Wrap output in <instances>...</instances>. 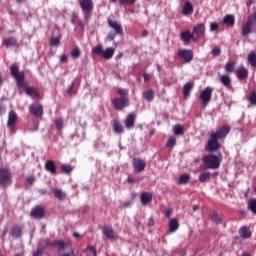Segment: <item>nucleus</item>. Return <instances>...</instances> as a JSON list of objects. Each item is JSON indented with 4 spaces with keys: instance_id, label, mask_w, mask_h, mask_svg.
Returning a JSON list of instances; mask_svg holds the SVG:
<instances>
[{
    "instance_id": "b1692460",
    "label": "nucleus",
    "mask_w": 256,
    "mask_h": 256,
    "mask_svg": "<svg viewBox=\"0 0 256 256\" xmlns=\"http://www.w3.org/2000/svg\"><path fill=\"white\" fill-rule=\"evenodd\" d=\"M219 81L223 85V87H226V89H232V86H231V75H229V74H222L219 77Z\"/></svg>"
},
{
    "instance_id": "a878e982",
    "label": "nucleus",
    "mask_w": 256,
    "mask_h": 256,
    "mask_svg": "<svg viewBox=\"0 0 256 256\" xmlns=\"http://www.w3.org/2000/svg\"><path fill=\"white\" fill-rule=\"evenodd\" d=\"M10 73L14 79H19L20 77L25 76L24 72L19 71V66L16 64H13L10 66Z\"/></svg>"
},
{
    "instance_id": "3c124183",
    "label": "nucleus",
    "mask_w": 256,
    "mask_h": 256,
    "mask_svg": "<svg viewBox=\"0 0 256 256\" xmlns=\"http://www.w3.org/2000/svg\"><path fill=\"white\" fill-rule=\"evenodd\" d=\"M59 43H61V38L59 37H53L50 39V45H52V47H57Z\"/></svg>"
},
{
    "instance_id": "79ce46f5",
    "label": "nucleus",
    "mask_w": 256,
    "mask_h": 256,
    "mask_svg": "<svg viewBox=\"0 0 256 256\" xmlns=\"http://www.w3.org/2000/svg\"><path fill=\"white\" fill-rule=\"evenodd\" d=\"M191 179L190 174H184L179 177V184L180 185H187L189 183V180Z\"/></svg>"
},
{
    "instance_id": "ea45409f",
    "label": "nucleus",
    "mask_w": 256,
    "mask_h": 256,
    "mask_svg": "<svg viewBox=\"0 0 256 256\" xmlns=\"http://www.w3.org/2000/svg\"><path fill=\"white\" fill-rule=\"evenodd\" d=\"M62 173H65L66 175H69L70 173H73V166L71 164H63L60 167Z\"/></svg>"
},
{
    "instance_id": "cd10ccee",
    "label": "nucleus",
    "mask_w": 256,
    "mask_h": 256,
    "mask_svg": "<svg viewBox=\"0 0 256 256\" xmlns=\"http://www.w3.org/2000/svg\"><path fill=\"white\" fill-rule=\"evenodd\" d=\"M140 199H141L142 205H149V203L153 201V194L149 192H143L141 194Z\"/></svg>"
},
{
    "instance_id": "412c9836",
    "label": "nucleus",
    "mask_w": 256,
    "mask_h": 256,
    "mask_svg": "<svg viewBox=\"0 0 256 256\" xmlns=\"http://www.w3.org/2000/svg\"><path fill=\"white\" fill-rule=\"evenodd\" d=\"M112 129L116 135H121V133H124L125 128L123 127V124L119 119L112 120Z\"/></svg>"
},
{
    "instance_id": "a18cd8bd",
    "label": "nucleus",
    "mask_w": 256,
    "mask_h": 256,
    "mask_svg": "<svg viewBox=\"0 0 256 256\" xmlns=\"http://www.w3.org/2000/svg\"><path fill=\"white\" fill-rule=\"evenodd\" d=\"M16 83H17V87L18 89H25V76H20V78H16Z\"/></svg>"
},
{
    "instance_id": "9d476101",
    "label": "nucleus",
    "mask_w": 256,
    "mask_h": 256,
    "mask_svg": "<svg viewBox=\"0 0 256 256\" xmlns=\"http://www.w3.org/2000/svg\"><path fill=\"white\" fill-rule=\"evenodd\" d=\"M80 7L84 12V19L87 21L93 11V0H79Z\"/></svg>"
},
{
    "instance_id": "f03ea898",
    "label": "nucleus",
    "mask_w": 256,
    "mask_h": 256,
    "mask_svg": "<svg viewBox=\"0 0 256 256\" xmlns=\"http://www.w3.org/2000/svg\"><path fill=\"white\" fill-rule=\"evenodd\" d=\"M256 27V10L250 14L241 27V36L249 37Z\"/></svg>"
},
{
    "instance_id": "37998d69",
    "label": "nucleus",
    "mask_w": 256,
    "mask_h": 256,
    "mask_svg": "<svg viewBox=\"0 0 256 256\" xmlns=\"http://www.w3.org/2000/svg\"><path fill=\"white\" fill-rule=\"evenodd\" d=\"M211 219L212 221H214V223H216L217 225H221V223H223V219H221V216H219V213H217L216 211H214L211 215Z\"/></svg>"
},
{
    "instance_id": "774afa93",
    "label": "nucleus",
    "mask_w": 256,
    "mask_h": 256,
    "mask_svg": "<svg viewBox=\"0 0 256 256\" xmlns=\"http://www.w3.org/2000/svg\"><path fill=\"white\" fill-rule=\"evenodd\" d=\"M33 256H42L41 250H36V252L33 254Z\"/></svg>"
},
{
    "instance_id": "72a5a7b5",
    "label": "nucleus",
    "mask_w": 256,
    "mask_h": 256,
    "mask_svg": "<svg viewBox=\"0 0 256 256\" xmlns=\"http://www.w3.org/2000/svg\"><path fill=\"white\" fill-rule=\"evenodd\" d=\"M63 95L64 97H73V95H77V92L75 91V82L71 83L68 89L64 91Z\"/></svg>"
},
{
    "instance_id": "f704fd0d",
    "label": "nucleus",
    "mask_w": 256,
    "mask_h": 256,
    "mask_svg": "<svg viewBox=\"0 0 256 256\" xmlns=\"http://www.w3.org/2000/svg\"><path fill=\"white\" fill-rule=\"evenodd\" d=\"M53 194H54V197L58 199V201H63L65 197H67V194H65V192H63V190L59 188H55L53 190Z\"/></svg>"
},
{
    "instance_id": "aec40b11",
    "label": "nucleus",
    "mask_w": 256,
    "mask_h": 256,
    "mask_svg": "<svg viewBox=\"0 0 256 256\" xmlns=\"http://www.w3.org/2000/svg\"><path fill=\"white\" fill-rule=\"evenodd\" d=\"M193 11H195V8L193 7V3L187 0L182 6V14L185 15V17H189V15H193Z\"/></svg>"
},
{
    "instance_id": "2eb2a0df",
    "label": "nucleus",
    "mask_w": 256,
    "mask_h": 256,
    "mask_svg": "<svg viewBox=\"0 0 256 256\" xmlns=\"http://www.w3.org/2000/svg\"><path fill=\"white\" fill-rule=\"evenodd\" d=\"M133 167L135 171H138V173H143V171H145V168L147 167V163H145V161L141 158H134Z\"/></svg>"
},
{
    "instance_id": "f8f14e48",
    "label": "nucleus",
    "mask_w": 256,
    "mask_h": 256,
    "mask_svg": "<svg viewBox=\"0 0 256 256\" xmlns=\"http://www.w3.org/2000/svg\"><path fill=\"white\" fill-rule=\"evenodd\" d=\"M102 233L107 239H110L111 241H116V239H119V235L115 233V230H113L111 225H105L102 229Z\"/></svg>"
},
{
    "instance_id": "0eeeda50",
    "label": "nucleus",
    "mask_w": 256,
    "mask_h": 256,
    "mask_svg": "<svg viewBox=\"0 0 256 256\" xmlns=\"http://www.w3.org/2000/svg\"><path fill=\"white\" fill-rule=\"evenodd\" d=\"M199 99L201 101V109H205L209 103H211V99H213V88L206 87L200 92Z\"/></svg>"
},
{
    "instance_id": "20e7f679",
    "label": "nucleus",
    "mask_w": 256,
    "mask_h": 256,
    "mask_svg": "<svg viewBox=\"0 0 256 256\" xmlns=\"http://www.w3.org/2000/svg\"><path fill=\"white\" fill-rule=\"evenodd\" d=\"M202 161L205 169H219L221 166V159L214 154L203 156Z\"/></svg>"
},
{
    "instance_id": "5fc2aeb1",
    "label": "nucleus",
    "mask_w": 256,
    "mask_h": 256,
    "mask_svg": "<svg viewBox=\"0 0 256 256\" xmlns=\"http://www.w3.org/2000/svg\"><path fill=\"white\" fill-rule=\"evenodd\" d=\"M53 246L58 247V249H65V243L63 242V240L53 242Z\"/></svg>"
},
{
    "instance_id": "393cba45",
    "label": "nucleus",
    "mask_w": 256,
    "mask_h": 256,
    "mask_svg": "<svg viewBox=\"0 0 256 256\" xmlns=\"http://www.w3.org/2000/svg\"><path fill=\"white\" fill-rule=\"evenodd\" d=\"M45 169L48 173H51V175H57V165L55 164V161L47 160L45 163Z\"/></svg>"
},
{
    "instance_id": "de8ad7c7",
    "label": "nucleus",
    "mask_w": 256,
    "mask_h": 256,
    "mask_svg": "<svg viewBox=\"0 0 256 256\" xmlns=\"http://www.w3.org/2000/svg\"><path fill=\"white\" fill-rule=\"evenodd\" d=\"M54 125L58 131H62L63 130V119H61V118L56 119L54 121Z\"/></svg>"
},
{
    "instance_id": "5701e85b",
    "label": "nucleus",
    "mask_w": 256,
    "mask_h": 256,
    "mask_svg": "<svg viewBox=\"0 0 256 256\" xmlns=\"http://www.w3.org/2000/svg\"><path fill=\"white\" fill-rule=\"evenodd\" d=\"M239 233V237H241V239H251L253 233L251 232V230L249 229L248 226H242L240 227V229L238 230Z\"/></svg>"
},
{
    "instance_id": "c85d7f7f",
    "label": "nucleus",
    "mask_w": 256,
    "mask_h": 256,
    "mask_svg": "<svg viewBox=\"0 0 256 256\" xmlns=\"http://www.w3.org/2000/svg\"><path fill=\"white\" fill-rule=\"evenodd\" d=\"M195 87V82H188L183 87V95L184 97H189L191 95V91H193Z\"/></svg>"
},
{
    "instance_id": "49530a36",
    "label": "nucleus",
    "mask_w": 256,
    "mask_h": 256,
    "mask_svg": "<svg viewBox=\"0 0 256 256\" xmlns=\"http://www.w3.org/2000/svg\"><path fill=\"white\" fill-rule=\"evenodd\" d=\"M71 57L72 59H79V57H81V49L79 47H75L71 51Z\"/></svg>"
},
{
    "instance_id": "4d7b16f0",
    "label": "nucleus",
    "mask_w": 256,
    "mask_h": 256,
    "mask_svg": "<svg viewBox=\"0 0 256 256\" xmlns=\"http://www.w3.org/2000/svg\"><path fill=\"white\" fill-rule=\"evenodd\" d=\"M210 31H219V23L217 22L210 23Z\"/></svg>"
},
{
    "instance_id": "6e6d98bb",
    "label": "nucleus",
    "mask_w": 256,
    "mask_h": 256,
    "mask_svg": "<svg viewBox=\"0 0 256 256\" xmlns=\"http://www.w3.org/2000/svg\"><path fill=\"white\" fill-rule=\"evenodd\" d=\"M36 178L35 176L31 175L28 178H26V185H33V183H35Z\"/></svg>"
},
{
    "instance_id": "680f3d73",
    "label": "nucleus",
    "mask_w": 256,
    "mask_h": 256,
    "mask_svg": "<svg viewBox=\"0 0 256 256\" xmlns=\"http://www.w3.org/2000/svg\"><path fill=\"white\" fill-rule=\"evenodd\" d=\"M6 111H7V108H5V106L3 105H0V115H5Z\"/></svg>"
},
{
    "instance_id": "6e6552de",
    "label": "nucleus",
    "mask_w": 256,
    "mask_h": 256,
    "mask_svg": "<svg viewBox=\"0 0 256 256\" xmlns=\"http://www.w3.org/2000/svg\"><path fill=\"white\" fill-rule=\"evenodd\" d=\"M112 105L116 111H123V109L129 107L131 102L129 97H118L111 100Z\"/></svg>"
},
{
    "instance_id": "bb28decb",
    "label": "nucleus",
    "mask_w": 256,
    "mask_h": 256,
    "mask_svg": "<svg viewBox=\"0 0 256 256\" xmlns=\"http://www.w3.org/2000/svg\"><path fill=\"white\" fill-rule=\"evenodd\" d=\"M25 92H26V95H29L30 97H32V99L34 97L36 99H39V97H41V94H39V91H37V89H35L34 87H31V86H26Z\"/></svg>"
},
{
    "instance_id": "58836bf2",
    "label": "nucleus",
    "mask_w": 256,
    "mask_h": 256,
    "mask_svg": "<svg viewBox=\"0 0 256 256\" xmlns=\"http://www.w3.org/2000/svg\"><path fill=\"white\" fill-rule=\"evenodd\" d=\"M248 63H250L251 67H256V53H255V51H251L248 54Z\"/></svg>"
},
{
    "instance_id": "9b49d317",
    "label": "nucleus",
    "mask_w": 256,
    "mask_h": 256,
    "mask_svg": "<svg viewBox=\"0 0 256 256\" xmlns=\"http://www.w3.org/2000/svg\"><path fill=\"white\" fill-rule=\"evenodd\" d=\"M177 56L180 59H183L184 62L191 63V61H193L194 54H193V50L182 48L178 50Z\"/></svg>"
},
{
    "instance_id": "bf43d9fd",
    "label": "nucleus",
    "mask_w": 256,
    "mask_h": 256,
    "mask_svg": "<svg viewBox=\"0 0 256 256\" xmlns=\"http://www.w3.org/2000/svg\"><path fill=\"white\" fill-rule=\"evenodd\" d=\"M126 182L129 183V185H133L135 183V179L129 175Z\"/></svg>"
},
{
    "instance_id": "4c0bfd02",
    "label": "nucleus",
    "mask_w": 256,
    "mask_h": 256,
    "mask_svg": "<svg viewBox=\"0 0 256 256\" xmlns=\"http://www.w3.org/2000/svg\"><path fill=\"white\" fill-rule=\"evenodd\" d=\"M248 209L253 215H256V198H252L248 201Z\"/></svg>"
},
{
    "instance_id": "338daca9",
    "label": "nucleus",
    "mask_w": 256,
    "mask_h": 256,
    "mask_svg": "<svg viewBox=\"0 0 256 256\" xmlns=\"http://www.w3.org/2000/svg\"><path fill=\"white\" fill-rule=\"evenodd\" d=\"M71 255H75V250H71V253H65L62 256H71Z\"/></svg>"
},
{
    "instance_id": "864d4df0",
    "label": "nucleus",
    "mask_w": 256,
    "mask_h": 256,
    "mask_svg": "<svg viewBox=\"0 0 256 256\" xmlns=\"http://www.w3.org/2000/svg\"><path fill=\"white\" fill-rule=\"evenodd\" d=\"M137 0H118L120 5H135Z\"/></svg>"
},
{
    "instance_id": "a211bd4d",
    "label": "nucleus",
    "mask_w": 256,
    "mask_h": 256,
    "mask_svg": "<svg viewBox=\"0 0 256 256\" xmlns=\"http://www.w3.org/2000/svg\"><path fill=\"white\" fill-rule=\"evenodd\" d=\"M180 39L184 43H189L191 40L197 41V37H195L194 34L191 33V31H189V30L181 31Z\"/></svg>"
},
{
    "instance_id": "e2e57ef3",
    "label": "nucleus",
    "mask_w": 256,
    "mask_h": 256,
    "mask_svg": "<svg viewBox=\"0 0 256 256\" xmlns=\"http://www.w3.org/2000/svg\"><path fill=\"white\" fill-rule=\"evenodd\" d=\"M143 79H144V81H151V74L145 73V74L143 75Z\"/></svg>"
},
{
    "instance_id": "473e14b6",
    "label": "nucleus",
    "mask_w": 256,
    "mask_h": 256,
    "mask_svg": "<svg viewBox=\"0 0 256 256\" xmlns=\"http://www.w3.org/2000/svg\"><path fill=\"white\" fill-rule=\"evenodd\" d=\"M142 97L143 99H145V101H148V103H150V101H153V99H155V91H153L152 89L144 91L142 93Z\"/></svg>"
},
{
    "instance_id": "f257e3e1",
    "label": "nucleus",
    "mask_w": 256,
    "mask_h": 256,
    "mask_svg": "<svg viewBox=\"0 0 256 256\" xmlns=\"http://www.w3.org/2000/svg\"><path fill=\"white\" fill-rule=\"evenodd\" d=\"M229 133H231V126L229 125H222L215 132L210 133L204 146L205 151L208 153H215V151H219L222 147L221 142L219 141H225Z\"/></svg>"
},
{
    "instance_id": "7c9ffc66",
    "label": "nucleus",
    "mask_w": 256,
    "mask_h": 256,
    "mask_svg": "<svg viewBox=\"0 0 256 256\" xmlns=\"http://www.w3.org/2000/svg\"><path fill=\"white\" fill-rule=\"evenodd\" d=\"M179 229V219L177 218H172L169 221V231L170 233H175Z\"/></svg>"
},
{
    "instance_id": "39448f33",
    "label": "nucleus",
    "mask_w": 256,
    "mask_h": 256,
    "mask_svg": "<svg viewBox=\"0 0 256 256\" xmlns=\"http://www.w3.org/2000/svg\"><path fill=\"white\" fill-rule=\"evenodd\" d=\"M92 55H98L99 57H103L104 59H113V55H115V48L108 47L104 50L103 46L97 45L92 48Z\"/></svg>"
},
{
    "instance_id": "c756f323",
    "label": "nucleus",
    "mask_w": 256,
    "mask_h": 256,
    "mask_svg": "<svg viewBox=\"0 0 256 256\" xmlns=\"http://www.w3.org/2000/svg\"><path fill=\"white\" fill-rule=\"evenodd\" d=\"M237 65V62L235 61H229L226 63L224 69L226 71V75H231V73H235V67Z\"/></svg>"
},
{
    "instance_id": "dca6fc26",
    "label": "nucleus",
    "mask_w": 256,
    "mask_h": 256,
    "mask_svg": "<svg viewBox=\"0 0 256 256\" xmlns=\"http://www.w3.org/2000/svg\"><path fill=\"white\" fill-rule=\"evenodd\" d=\"M17 119L19 117L17 116L16 111H10L8 114V122H7V127L8 129H15V125H17Z\"/></svg>"
},
{
    "instance_id": "c9c22d12",
    "label": "nucleus",
    "mask_w": 256,
    "mask_h": 256,
    "mask_svg": "<svg viewBox=\"0 0 256 256\" xmlns=\"http://www.w3.org/2000/svg\"><path fill=\"white\" fill-rule=\"evenodd\" d=\"M199 181L200 183H207L211 181V173L210 172H202L199 175Z\"/></svg>"
},
{
    "instance_id": "1a4fd4ad",
    "label": "nucleus",
    "mask_w": 256,
    "mask_h": 256,
    "mask_svg": "<svg viewBox=\"0 0 256 256\" xmlns=\"http://www.w3.org/2000/svg\"><path fill=\"white\" fill-rule=\"evenodd\" d=\"M29 113L33 117H36L38 119L43 118V113H45V110L41 103L35 102L29 106Z\"/></svg>"
},
{
    "instance_id": "6ab92c4d",
    "label": "nucleus",
    "mask_w": 256,
    "mask_h": 256,
    "mask_svg": "<svg viewBox=\"0 0 256 256\" xmlns=\"http://www.w3.org/2000/svg\"><path fill=\"white\" fill-rule=\"evenodd\" d=\"M10 235L13 237V239H20V237H23V226L21 225L12 226L10 230Z\"/></svg>"
},
{
    "instance_id": "69168bd1",
    "label": "nucleus",
    "mask_w": 256,
    "mask_h": 256,
    "mask_svg": "<svg viewBox=\"0 0 256 256\" xmlns=\"http://www.w3.org/2000/svg\"><path fill=\"white\" fill-rule=\"evenodd\" d=\"M61 63H67V55L63 54L60 58Z\"/></svg>"
},
{
    "instance_id": "ddd939ff",
    "label": "nucleus",
    "mask_w": 256,
    "mask_h": 256,
    "mask_svg": "<svg viewBox=\"0 0 256 256\" xmlns=\"http://www.w3.org/2000/svg\"><path fill=\"white\" fill-rule=\"evenodd\" d=\"M30 216L33 219H43L45 217V208H43V206L41 205H37L35 206L31 212H30Z\"/></svg>"
},
{
    "instance_id": "0e129e2a",
    "label": "nucleus",
    "mask_w": 256,
    "mask_h": 256,
    "mask_svg": "<svg viewBox=\"0 0 256 256\" xmlns=\"http://www.w3.org/2000/svg\"><path fill=\"white\" fill-rule=\"evenodd\" d=\"M71 23L75 25L77 23V15L75 13L72 14V20Z\"/></svg>"
},
{
    "instance_id": "2f4dec72",
    "label": "nucleus",
    "mask_w": 256,
    "mask_h": 256,
    "mask_svg": "<svg viewBox=\"0 0 256 256\" xmlns=\"http://www.w3.org/2000/svg\"><path fill=\"white\" fill-rule=\"evenodd\" d=\"M224 25H228V27H233L235 25V16L233 14H227L223 18Z\"/></svg>"
},
{
    "instance_id": "a19ab883",
    "label": "nucleus",
    "mask_w": 256,
    "mask_h": 256,
    "mask_svg": "<svg viewBox=\"0 0 256 256\" xmlns=\"http://www.w3.org/2000/svg\"><path fill=\"white\" fill-rule=\"evenodd\" d=\"M4 45H6V47H15V45H17V38L15 37H10L4 40Z\"/></svg>"
},
{
    "instance_id": "09e8293b",
    "label": "nucleus",
    "mask_w": 256,
    "mask_h": 256,
    "mask_svg": "<svg viewBox=\"0 0 256 256\" xmlns=\"http://www.w3.org/2000/svg\"><path fill=\"white\" fill-rule=\"evenodd\" d=\"M248 101L250 103V105H254L256 107V91H252L249 98H248Z\"/></svg>"
},
{
    "instance_id": "f3484780",
    "label": "nucleus",
    "mask_w": 256,
    "mask_h": 256,
    "mask_svg": "<svg viewBox=\"0 0 256 256\" xmlns=\"http://www.w3.org/2000/svg\"><path fill=\"white\" fill-rule=\"evenodd\" d=\"M192 34L196 37V41H198V39H201V37L205 35V24H197L193 28Z\"/></svg>"
},
{
    "instance_id": "7ed1b4c3",
    "label": "nucleus",
    "mask_w": 256,
    "mask_h": 256,
    "mask_svg": "<svg viewBox=\"0 0 256 256\" xmlns=\"http://www.w3.org/2000/svg\"><path fill=\"white\" fill-rule=\"evenodd\" d=\"M108 26L110 29H113L114 32H109L106 36V41H115V37L117 35H123V26H121V23H118L117 20H113L108 18L107 19Z\"/></svg>"
},
{
    "instance_id": "8fccbe9b",
    "label": "nucleus",
    "mask_w": 256,
    "mask_h": 256,
    "mask_svg": "<svg viewBox=\"0 0 256 256\" xmlns=\"http://www.w3.org/2000/svg\"><path fill=\"white\" fill-rule=\"evenodd\" d=\"M117 95H120L121 97H127L129 95V90L125 88H118Z\"/></svg>"
},
{
    "instance_id": "423d86ee",
    "label": "nucleus",
    "mask_w": 256,
    "mask_h": 256,
    "mask_svg": "<svg viewBox=\"0 0 256 256\" xmlns=\"http://www.w3.org/2000/svg\"><path fill=\"white\" fill-rule=\"evenodd\" d=\"M13 183V176L11 174V169L7 167L0 168V187H9Z\"/></svg>"
},
{
    "instance_id": "13d9d810",
    "label": "nucleus",
    "mask_w": 256,
    "mask_h": 256,
    "mask_svg": "<svg viewBox=\"0 0 256 256\" xmlns=\"http://www.w3.org/2000/svg\"><path fill=\"white\" fill-rule=\"evenodd\" d=\"M155 225V220L153 219V217L148 219L147 222V227H153Z\"/></svg>"
},
{
    "instance_id": "603ef678",
    "label": "nucleus",
    "mask_w": 256,
    "mask_h": 256,
    "mask_svg": "<svg viewBox=\"0 0 256 256\" xmlns=\"http://www.w3.org/2000/svg\"><path fill=\"white\" fill-rule=\"evenodd\" d=\"M211 54L213 55V57H219V55H221V48L218 46H215L212 49Z\"/></svg>"
},
{
    "instance_id": "e433bc0d",
    "label": "nucleus",
    "mask_w": 256,
    "mask_h": 256,
    "mask_svg": "<svg viewBox=\"0 0 256 256\" xmlns=\"http://www.w3.org/2000/svg\"><path fill=\"white\" fill-rule=\"evenodd\" d=\"M177 145V138L175 136H170L166 142V147L168 149H173Z\"/></svg>"
},
{
    "instance_id": "4be33fe9",
    "label": "nucleus",
    "mask_w": 256,
    "mask_h": 256,
    "mask_svg": "<svg viewBox=\"0 0 256 256\" xmlns=\"http://www.w3.org/2000/svg\"><path fill=\"white\" fill-rule=\"evenodd\" d=\"M236 77L239 81H245L249 78V70L243 66L239 67L236 71Z\"/></svg>"
},
{
    "instance_id": "c03bdc74",
    "label": "nucleus",
    "mask_w": 256,
    "mask_h": 256,
    "mask_svg": "<svg viewBox=\"0 0 256 256\" xmlns=\"http://www.w3.org/2000/svg\"><path fill=\"white\" fill-rule=\"evenodd\" d=\"M174 135H183L185 133V130H183V126L181 124L175 125L173 127Z\"/></svg>"
},
{
    "instance_id": "052dcab7",
    "label": "nucleus",
    "mask_w": 256,
    "mask_h": 256,
    "mask_svg": "<svg viewBox=\"0 0 256 256\" xmlns=\"http://www.w3.org/2000/svg\"><path fill=\"white\" fill-rule=\"evenodd\" d=\"M165 215L169 219V217H171V215H173V209H171V208L167 209Z\"/></svg>"
},
{
    "instance_id": "4468645a",
    "label": "nucleus",
    "mask_w": 256,
    "mask_h": 256,
    "mask_svg": "<svg viewBox=\"0 0 256 256\" xmlns=\"http://www.w3.org/2000/svg\"><path fill=\"white\" fill-rule=\"evenodd\" d=\"M136 119H137V114L135 112L128 114L124 121V125L126 129H129V130L133 129V127H135Z\"/></svg>"
}]
</instances>
